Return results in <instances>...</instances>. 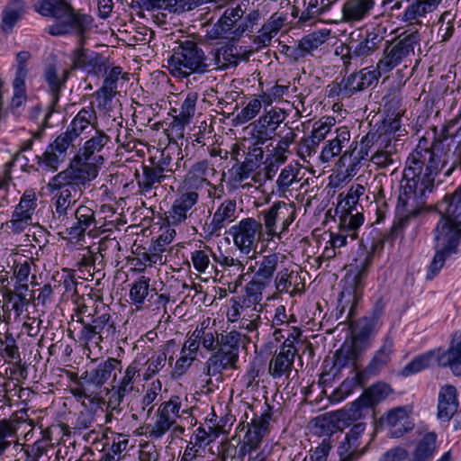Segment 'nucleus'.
Wrapping results in <instances>:
<instances>
[{"label":"nucleus","mask_w":461,"mask_h":461,"mask_svg":"<svg viewBox=\"0 0 461 461\" xmlns=\"http://www.w3.org/2000/svg\"><path fill=\"white\" fill-rule=\"evenodd\" d=\"M237 218V202L234 199H225L215 210L209 225L210 231L214 233L221 230L226 224Z\"/></svg>","instance_id":"obj_39"},{"label":"nucleus","mask_w":461,"mask_h":461,"mask_svg":"<svg viewBox=\"0 0 461 461\" xmlns=\"http://www.w3.org/2000/svg\"><path fill=\"white\" fill-rule=\"evenodd\" d=\"M216 174V169L208 160L197 161L188 171L185 183L189 185V188L198 191L204 185H210V181Z\"/></svg>","instance_id":"obj_34"},{"label":"nucleus","mask_w":461,"mask_h":461,"mask_svg":"<svg viewBox=\"0 0 461 461\" xmlns=\"http://www.w3.org/2000/svg\"><path fill=\"white\" fill-rule=\"evenodd\" d=\"M401 16V20L408 23H418L420 19L432 13L436 8L429 0H411Z\"/></svg>","instance_id":"obj_46"},{"label":"nucleus","mask_w":461,"mask_h":461,"mask_svg":"<svg viewBox=\"0 0 461 461\" xmlns=\"http://www.w3.org/2000/svg\"><path fill=\"white\" fill-rule=\"evenodd\" d=\"M286 17L278 13L273 14L270 18L258 30V34L253 36V43L257 49H262L271 44L272 40L278 34L285 25Z\"/></svg>","instance_id":"obj_35"},{"label":"nucleus","mask_w":461,"mask_h":461,"mask_svg":"<svg viewBox=\"0 0 461 461\" xmlns=\"http://www.w3.org/2000/svg\"><path fill=\"white\" fill-rule=\"evenodd\" d=\"M70 5V0H39L35 9L43 16L61 19Z\"/></svg>","instance_id":"obj_48"},{"label":"nucleus","mask_w":461,"mask_h":461,"mask_svg":"<svg viewBox=\"0 0 461 461\" xmlns=\"http://www.w3.org/2000/svg\"><path fill=\"white\" fill-rule=\"evenodd\" d=\"M437 435L434 432L425 434L417 444L411 461H429L436 450Z\"/></svg>","instance_id":"obj_50"},{"label":"nucleus","mask_w":461,"mask_h":461,"mask_svg":"<svg viewBox=\"0 0 461 461\" xmlns=\"http://www.w3.org/2000/svg\"><path fill=\"white\" fill-rule=\"evenodd\" d=\"M167 176L152 162L150 165H142L141 174L136 171L135 177L141 193H148L156 189Z\"/></svg>","instance_id":"obj_40"},{"label":"nucleus","mask_w":461,"mask_h":461,"mask_svg":"<svg viewBox=\"0 0 461 461\" xmlns=\"http://www.w3.org/2000/svg\"><path fill=\"white\" fill-rule=\"evenodd\" d=\"M434 138L429 147L426 146V139H421V151L429 159L433 158L437 167L449 176L456 168H461V140L455 137L439 135L434 127Z\"/></svg>","instance_id":"obj_4"},{"label":"nucleus","mask_w":461,"mask_h":461,"mask_svg":"<svg viewBox=\"0 0 461 461\" xmlns=\"http://www.w3.org/2000/svg\"><path fill=\"white\" fill-rule=\"evenodd\" d=\"M330 37V30H319L303 36L296 46H285L286 55L294 61L307 57L321 58L324 54L325 44Z\"/></svg>","instance_id":"obj_14"},{"label":"nucleus","mask_w":461,"mask_h":461,"mask_svg":"<svg viewBox=\"0 0 461 461\" xmlns=\"http://www.w3.org/2000/svg\"><path fill=\"white\" fill-rule=\"evenodd\" d=\"M75 221L69 218V224L64 226L63 233L68 235L72 239H80L85 236L88 230L96 228L97 221L95 220V211L85 204L78 205L72 213Z\"/></svg>","instance_id":"obj_23"},{"label":"nucleus","mask_w":461,"mask_h":461,"mask_svg":"<svg viewBox=\"0 0 461 461\" xmlns=\"http://www.w3.org/2000/svg\"><path fill=\"white\" fill-rule=\"evenodd\" d=\"M299 349L291 350V347L281 345L272 356L268 363V374L273 379L285 378L288 380L294 371V358Z\"/></svg>","instance_id":"obj_22"},{"label":"nucleus","mask_w":461,"mask_h":461,"mask_svg":"<svg viewBox=\"0 0 461 461\" xmlns=\"http://www.w3.org/2000/svg\"><path fill=\"white\" fill-rule=\"evenodd\" d=\"M274 336L276 340L281 338L285 339L282 345L291 347V350L299 349L298 345L303 343L301 329L289 324H286V328L276 329L274 331Z\"/></svg>","instance_id":"obj_51"},{"label":"nucleus","mask_w":461,"mask_h":461,"mask_svg":"<svg viewBox=\"0 0 461 461\" xmlns=\"http://www.w3.org/2000/svg\"><path fill=\"white\" fill-rule=\"evenodd\" d=\"M140 10L148 12L167 11L176 14L177 0H140L137 2Z\"/></svg>","instance_id":"obj_60"},{"label":"nucleus","mask_w":461,"mask_h":461,"mask_svg":"<svg viewBox=\"0 0 461 461\" xmlns=\"http://www.w3.org/2000/svg\"><path fill=\"white\" fill-rule=\"evenodd\" d=\"M420 38L416 31L391 42L384 50L383 57L378 61V68L384 72H390L398 65L406 62L414 55V49L419 46Z\"/></svg>","instance_id":"obj_8"},{"label":"nucleus","mask_w":461,"mask_h":461,"mask_svg":"<svg viewBox=\"0 0 461 461\" xmlns=\"http://www.w3.org/2000/svg\"><path fill=\"white\" fill-rule=\"evenodd\" d=\"M389 140L385 134H379L377 131H369L360 141L359 157L357 159H364L369 155L370 149L375 145L382 148Z\"/></svg>","instance_id":"obj_56"},{"label":"nucleus","mask_w":461,"mask_h":461,"mask_svg":"<svg viewBox=\"0 0 461 461\" xmlns=\"http://www.w3.org/2000/svg\"><path fill=\"white\" fill-rule=\"evenodd\" d=\"M332 121H334L333 118H327L325 122H320L318 126L313 127L311 136L303 140L309 152L314 150L320 142L326 138L330 131Z\"/></svg>","instance_id":"obj_53"},{"label":"nucleus","mask_w":461,"mask_h":461,"mask_svg":"<svg viewBox=\"0 0 461 461\" xmlns=\"http://www.w3.org/2000/svg\"><path fill=\"white\" fill-rule=\"evenodd\" d=\"M242 254L255 252L263 237V224L253 217L243 218L226 231Z\"/></svg>","instance_id":"obj_9"},{"label":"nucleus","mask_w":461,"mask_h":461,"mask_svg":"<svg viewBox=\"0 0 461 461\" xmlns=\"http://www.w3.org/2000/svg\"><path fill=\"white\" fill-rule=\"evenodd\" d=\"M2 346H4L2 358H5V362L10 365L5 369L6 378L16 382L25 378L26 369L21 364L22 358L19 348L14 338L8 331L5 332V341L2 340Z\"/></svg>","instance_id":"obj_21"},{"label":"nucleus","mask_w":461,"mask_h":461,"mask_svg":"<svg viewBox=\"0 0 461 461\" xmlns=\"http://www.w3.org/2000/svg\"><path fill=\"white\" fill-rule=\"evenodd\" d=\"M116 370H121V361L109 357L105 361L99 363L96 367L84 372L80 376V380L84 381L82 393L87 397L95 394L100 396L101 387Z\"/></svg>","instance_id":"obj_16"},{"label":"nucleus","mask_w":461,"mask_h":461,"mask_svg":"<svg viewBox=\"0 0 461 461\" xmlns=\"http://www.w3.org/2000/svg\"><path fill=\"white\" fill-rule=\"evenodd\" d=\"M271 418V408L267 405V409L259 416H256L248 425L247 431L240 440L248 446L250 445L258 449L263 438L268 432Z\"/></svg>","instance_id":"obj_27"},{"label":"nucleus","mask_w":461,"mask_h":461,"mask_svg":"<svg viewBox=\"0 0 461 461\" xmlns=\"http://www.w3.org/2000/svg\"><path fill=\"white\" fill-rule=\"evenodd\" d=\"M297 269L284 268L275 277V286L278 294H288L291 297L302 294L305 290L304 276Z\"/></svg>","instance_id":"obj_25"},{"label":"nucleus","mask_w":461,"mask_h":461,"mask_svg":"<svg viewBox=\"0 0 461 461\" xmlns=\"http://www.w3.org/2000/svg\"><path fill=\"white\" fill-rule=\"evenodd\" d=\"M239 355L217 349L204 364L203 372L208 376L221 375L227 369H237Z\"/></svg>","instance_id":"obj_33"},{"label":"nucleus","mask_w":461,"mask_h":461,"mask_svg":"<svg viewBox=\"0 0 461 461\" xmlns=\"http://www.w3.org/2000/svg\"><path fill=\"white\" fill-rule=\"evenodd\" d=\"M284 256L279 253H272L263 256L259 260L249 267L248 272L253 273V277L270 285L274 275L278 267V264L284 259Z\"/></svg>","instance_id":"obj_29"},{"label":"nucleus","mask_w":461,"mask_h":461,"mask_svg":"<svg viewBox=\"0 0 461 461\" xmlns=\"http://www.w3.org/2000/svg\"><path fill=\"white\" fill-rule=\"evenodd\" d=\"M360 226H356L355 228H346L342 225V219L339 218V231L337 233H330V246L333 249H340L347 244L348 238H350L352 240H356L357 237V230Z\"/></svg>","instance_id":"obj_59"},{"label":"nucleus","mask_w":461,"mask_h":461,"mask_svg":"<svg viewBox=\"0 0 461 461\" xmlns=\"http://www.w3.org/2000/svg\"><path fill=\"white\" fill-rule=\"evenodd\" d=\"M21 422L17 419L2 420V461L21 460L23 446L16 437L17 426Z\"/></svg>","instance_id":"obj_24"},{"label":"nucleus","mask_w":461,"mask_h":461,"mask_svg":"<svg viewBox=\"0 0 461 461\" xmlns=\"http://www.w3.org/2000/svg\"><path fill=\"white\" fill-rule=\"evenodd\" d=\"M222 461H265L264 452L240 440L237 446L227 444L221 454Z\"/></svg>","instance_id":"obj_32"},{"label":"nucleus","mask_w":461,"mask_h":461,"mask_svg":"<svg viewBox=\"0 0 461 461\" xmlns=\"http://www.w3.org/2000/svg\"><path fill=\"white\" fill-rule=\"evenodd\" d=\"M366 186L360 184H353L348 190L347 194L339 203L338 209H340L342 225L346 228L361 226L364 222L363 206L360 198L365 194Z\"/></svg>","instance_id":"obj_15"},{"label":"nucleus","mask_w":461,"mask_h":461,"mask_svg":"<svg viewBox=\"0 0 461 461\" xmlns=\"http://www.w3.org/2000/svg\"><path fill=\"white\" fill-rule=\"evenodd\" d=\"M167 67L173 76L187 77L194 73L210 71L212 64L195 41L184 38L177 41L176 46L173 48Z\"/></svg>","instance_id":"obj_2"},{"label":"nucleus","mask_w":461,"mask_h":461,"mask_svg":"<svg viewBox=\"0 0 461 461\" xmlns=\"http://www.w3.org/2000/svg\"><path fill=\"white\" fill-rule=\"evenodd\" d=\"M199 194L196 190L187 188L179 191L167 214V221L172 225H180L187 220L192 221L197 212L196 204Z\"/></svg>","instance_id":"obj_17"},{"label":"nucleus","mask_w":461,"mask_h":461,"mask_svg":"<svg viewBox=\"0 0 461 461\" xmlns=\"http://www.w3.org/2000/svg\"><path fill=\"white\" fill-rule=\"evenodd\" d=\"M57 20L48 28L50 34L53 36L75 34L79 37L78 43L81 46L85 45L86 34L91 31L94 23V18L90 14L70 5L66 14Z\"/></svg>","instance_id":"obj_10"},{"label":"nucleus","mask_w":461,"mask_h":461,"mask_svg":"<svg viewBox=\"0 0 461 461\" xmlns=\"http://www.w3.org/2000/svg\"><path fill=\"white\" fill-rule=\"evenodd\" d=\"M376 6L375 0H346L341 8L342 21L359 23L367 19Z\"/></svg>","instance_id":"obj_28"},{"label":"nucleus","mask_w":461,"mask_h":461,"mask_svg":"<svg viewBox=\"0 0 461 461\" xmlns=\"http://www.w3.org/2000/svg\"><path fill=\"white\" fill-rule=\"evenodd\" d=\"M391 392L392 390L388 384L378 383L365 390L362 395L363 399L366 400V404L371 407L385 399Z\"/></svg>","instance_id":"obj_58"},{"label":"nucleus","mask_w":461,"mask_h":461,"mask_svg":"<svg viewBox=\"0 0 461 461\" xmlns=\"http://www.w3.org/2000/svg\"><path fill=\"white\" fill-rule=\"evenodd\" d=\"M77 321L82 326L79 340L84 344L101 348L102 343L111 344L118 339L116 323L108 312L99 314L95 309L91 320L80 317Z\"/></svg>","instance_id":"obj_6"},{"label":"nucleus","mask_w":461,"mask_h":461,"mask_svg":"<svg viewBox=\"0 0 461 461\" xmlns=\"http://www.w3.org/2000/svg\"><path fill=\"white\" fill-rule=\"evenodd\" d=\"M345 420V413L341 411L326 413L317 417L314 424V433L320 437L331 438L333 433L341 430V422Z\"/></svg>","instance_id":"obj_41"},{"label":"nucleus","mask_w":461,"mask_h":461,"mask_svg":"<svg viewBox=\"0 0 461 461\" xmlns=\"http://www.w3.org/2000/svg\"><path fill=\"white\" fill-rule=\"evenodd\" d=\"M438 205L443 216L437 225L447 223L449 234L461 239V185L453 193L446 194Z\"/></svg>","instance_id":"obj_19"},{"label":"nucleus","mask_w":461,"mask_h":461,"mask_svg":"<svg viewBox=\"0 0 461 461\" xmlns=\"http://www.w3.org/2000/svg\"><path fill=\"white\" fill-rule=\"evenodd\" d=\"M296 210L294 203L285 202L274 203L268 209L259 213L263 221V228L271 239L278 238L285 232L294 221Z\"/></svg>","instance_id":"obj_12"},{"label":"nucleus","mask_w":461,"mask_h":461,"mask_svg":"<svg viewBox=\"0 0 461 461\" xmlns=\"http://www.w3.org/2000/svg\"><path fill=\"white\" fill-rule=\"evenodd\" d=\"M357 148V141H350V132L347 127L336 130V136L330 140L321 153L322 162L342 154V158L351 157Z\"/></svg>","instance_id":"obj_20"},{"label":"nucleus","mask_w":461,"mask_h":461,"mask_svg":"<svg viewBox=\"0 0 461 461\" xmlns=\"http://www.w3.org/2000/svg\"><path fill=\"white\" fill-rule=\"evenodd\" d=\"M458 409L456 389L453 385H444L438 393V418L443 421H449Z\"/></svg>","instance_id":"obj_37"},{"label":"nucleus","mask_w":461,"mask_h":461,"mask_svg":"<svg viewBox=\"0 0 461 461\" xmlns=\"http://www.w3.org/2000/svg\"><path fill=\"white\" fill-rule=\"evenodd\" d=\"M446 224L436 225L434 230L437 252L429 267L432 275H429L428 278L433 277L441 269L447 257L457 252L461 239L456 238V234H449Z\"/></svg>","instance_id":"obj_18"},{"label":"nucleus","mask_w":461,"mask_h":461,"mask_svg":"<svg viewBox=\"0 0 461 461\" xmlns=\"http://www.w3.org/2000/svg\"><path fill=\"white\" fill-rule=\"evenodd\" d=\"M299 169L293 165H288L282 169L276 180L277 192L280 195L289 191L292 185L298 181Z\"/></svg>","instance_id":"obj_57"},{"label":"nucleus","mask_w":461,"mask_h":461,"mask_svg":"<svg viewBox=\"0 0 461 461\" xmlns=\"http://www.w3.org/2000/svg\"><path fill=\"white\" fill-rule=\"evenodd\" d=\"M421 142L422 140H420L416 149L407 158L403 179L410 191L412 188L428 196L436 188L435 179L440 170L433 159H429L421 151Z\"/></svg>","instance_id":"obj_3"},{"label":"nucleus","mask_w":461,"mask_h":461,"mask_svg":"<svg viewBox=\"0 0 461 461\" xmlns=\"http://www.w3.org/2000/svg\"><path fill=\"white\" fill-rule=\"evenodd\" d=\"M439 366L449 367L455 375H461V333L455 334L447 350L438 354Z\"/></svg>","instance_id":"obj_38"},{"label":"nucleus","mask_w":461,"mask_h":461,"mask_svg":"<svg viewBox=\"0 0 461 461\" xmlns=\"http://www.w3.org/2000/svg\"><path fill=\"white\" fill-rule=\"evenodd\" d=\"M31 58L28 51H20L16 55L17 69L15 77L13 81L14 95L11 100L10 108L12 111L21 107L26 102V86L25 78L27 76V69L25 63Z\"/></svg>","instance_id":"obj_26"},{"label":"nucleus","mask_w":461,"mask_h":461,"mask_svg":"<svg viewBox=\"0 0 461 461\" xmlns=\"http://www.w3.org/2000/svg\"><path fill=\"white\" fill-rule=\"evenodd\" d=\"M245 155V160L234 168L233 179L237 183H242L250 176L255 183L259 182L260 175L254 172L260 167L263 163L264 150L262 147L257 145L249 146L246 143L234 144L232 147L231 157L237 162H240V152Z\"/></svg>","instance_id":"obj_13"},{"label":"nucleus","mask_w":461,"mask_h":461,"mask_svg":"<svg viewBox=\"0 0 461 461\" xmlns=\"http://www.w3.org/2000/svg\"><path fill=\"white\" fill-rule=\"evenodd\" d=\"M360 350L354 344L343 345L335 354L332 369L337 375L344 367L357 368Z\"/></svg>","instance_id":"obj_45"},{"label":"nucleus","mask_w":461,"mask_h":461,"mask_svg":"<svg viewBox=\"0 0 461 461\" xmlns=\"http://www.w3.org/2000/svg\"><path fill=\"white\" fill-rule=\"evenodd\" d=\"M97 126L98 117L93 104H90L79 110L68 126V130L71 131L72 135L79 138L89 128L97 130Z\"/></svg>","instance_id":"obj_36"},{"label":"nucleus","mask_w":461,"mask_h":461,"mask_svg":"<svg viewBox=\"0 0 461 461\" xmlns=\"http://www.w3.org/2000/svg\"><path fill=\"white\" fill-rule=\"evenodd\" d=\"M176 423L167 416V412L159 413L157 411L156 420L146 427V434L152 438H162Z\"/></svg>","instance_id":"obj_52"},{"label":"nucleus","mask_w":461,"mask_h":461,"mask_svg":"<svg viewBox=\"0 0 461 461\" xmlns=\"http://www.w3.org/2000/svg\"><path fill=\"white\" fill-rule=\"evenodd\" d=\"M367 257L364 266L357 274H347L343 279V289L341 291L342 297H352L354 301L358 300L362 295L364 286V279L366 276V267L368 266Z\"/></svg>","instance_id":"obj_42"},{"label":"nucleus","mask_w":461,"mask_h":461,"mask_svg":"<svg viewBox=\"0 0 461 461\" xmlns=\"http://www.w3.org/2000/svg\"><path fill=\"white\" fill-rule=\"evenodd\" d=\"M59 176V173L53 176L49 184L52 191H59L53 197L55 200V210L52 212L50 227L58 230L59 234H63V228L69 224L72 207L77 203V200L73 198L77 194L80 195L82 194L81 187L86 183L74 184L73 182H68L63 185L56 180Z\"/></svg>","instance_id":"obj_5"},{"label":"nucleus","mask_w":461,"mask_h":461,"mask_svg":"<svg viewBox=\"0 0 461 461\" xmlns=\"http://www.w3.org/2000/svg\"><path fill=\"white\" fill-rule=\"evenodd\" d=\"M132 391L133 386H130L119 382L118 385L113 386L111 390L107 391V393H110L107 401V408L111 409L112 411H119V407L123 402L125 395L131 393Z\"/></svg>","instance_id":"obj_63"},{"label":"nucleus","mask_w":461,"mask_h":461,"mask_svg":"<svg viewBox=\"0 0 461 461\" xmlns=\"http://www.w3.org/2000/svg\"><path fill=\"white\" fill-rule=\"evenodd\" d=\"M243 335L237 330H231L225 334H220L217 339V348L240 356V347Z\"/></svg>","instance_id":"obj_54"},{"label":"nucleus","mask_w":461,"mask_h":461,"mask_svg":"<svg viewBox=\"0 0 461 461\" xmlns=\"http://www.w3.org/2000/svg\"><path fill=\"white\" fill-rule=\"evenodd\" d=\"M37 207V198L33 190H26L21 197L19 204L14 212V217L32 219V215Z\"/></svg>","instance_id":"obj_55"},{"label":"nucleus","mask_w":461,"mask_h":461,"mask_svg":"<svg viewBox=\"0 0 461 461\" xmlns=\"http://www.w3.org/2000/svg\"><path fill=\"white\" fill-rule=\"evenodd\" d=\"M69 74V69L64 68L60 71L54 64H50L45 68L43 77L51 95L50 109L55 110L60 92L65 87Z\"/></svg>","instance_id":"obj_31"},{"label":"nucleus","mask_w":461,"mask_h":461,"mask_svg":"<svg viewBox=\"0 0 461 461\" xmlns=\"http://www.w3.org/2000/svg\"><path fill=\"white\" fill-rule=\"evenodd\" d=\"M103 255L100 253V246L90 247L86 253L82 255L77 262L78 271L87 273L90 276H94L95 272H101L103 267Z\"/></svg>","instance_id":"obj_44"},{"label":"nucleus","mask_w":461,"mask_h":461,"mask_svg":"<svg viewBox=\"0 0 461 461\" xmlns=\"http://www.w3.org/2000/svg\"><path fill=\"white\" fill-rule=\"evenodd\" d=\"M353 35L354 33H351L348 44H340L335 50V54L340 57L346 68L357 65L358 59L366 58L375 52L384 40L379 31L375 29L366 32L360 41L355 40Z\"/></svg>","instance_id":"obj_7"},{"label":"nucleus","mask_w":461,"mask_h":461,"mask_svg":"<svg viewBox=\"0 0 461 461\" xmlns=\"http://www.w3.org/2000/svg\"><path fill=\"white\" fill-rule=\"evenodd\" d=\"M384 423L393 429L392 435L394 437H401L412 429L403 408L390 411L384 418Z\"/></svg>","instance_id":"obj_47"},{"label":"nucleus","mask_w":461,"mask_h":461,"mask_svg":"<svg viewBox=\"0 0 461 461\" xmlns=\"http://www.w3.org/2000/svg\"><path fill=\"white\" fill-rule=\"evenodd\" d=\"M338 95L342 97H350L355 93L363 91L359 73H352L347 78H344L338 86Z\"/></svg>","instance_id":"obj_64"},{"label":"nucleus","mask_w":461,"mask_h":461,"mask_svg":"<svg viewBox=\"0 0 461 461\" xmlns=\"http://www.w3.org/2000/svg\"><path fill=\"white\" fill-rule=\"evenodd\" d=\"M150 278L146 276H140L130 290V298L135 303L141 305L149 294Z\"/></svg>","instance_id":"obj_61"},{"label":"nucleus","mask_w":461,"mask_h":461,"mask_svg":"<svg viewBox=\"0 0 461 461\" xmlns=\"http://www.w3.org/2000/svg\"><path fill=\"white\" fill-rule=\"evenodd\" d=\"M24 12V3L23 0H13L9 3L4 10L2 31L11 32Z\"/></svg>","instance_id":"obj_49"},{"label":"nucleus","mask_w":461,"mask_h":461,"mask_svg":"<svg viewBox=\"0 0 461 461\" xmlns=\"http://www.w3.org/2000/svg\"><path fill=\"white\" fill-rule=\"evenodd\" d=\"M364 374L357 373L351 379H345L339 387L333 393L332 399L339 402L348 396L354 388L357 385H362L364 383Z\"/></svg>","instance_id":"obj_62"},{"label":"nucleus","mask_w":461,"mask_h":461,"mask_svg":"<svg viewBox=\"0 0 461 461\" xmlns=\"http://www.w3.org/2000/svg\"><path fill=\"white\" fill-rule=\"evenodd\" d=\"M428 196L422 193L409 190L405 184L402 186V191L398 196L396 205L397 220L394 221L391 228V235L397 237L403 228L407 225L411 217L417 216L425 207Z\"/></svg>","instance_id":"obj_11"},{"label":"nucleus","mask_w":461,"mask_h":461,"mask_svg":"<svg viewBox=\"0 0 461 461\" xmlns=\"http://www.w3.org/2000/svg\"><path fill=\"white\" fill-rule=\"evenodd\" d=\"M111 137L97 129L95 134L86 140L71 160L69 166L59 172L56 179L63 185L68 182L88 183L98 175V167L104 161V150L109 149Z\"/></svg>","instance_id":"obj_1"},{"label":"nucleus","mask_w":461,"mask_h":461,"mask_svg":"<svg viewBox=\"0 0 461 461\" xmlns=\"http://www.w3.org/2000/svg\"><path fill=\"white\" fill-rule=\"evenodd\" d=\"M28 290V285H14V290L2 287L3 305L2 311L8 313L10 318L11 312H14L15 317H19L28 304L25 292Z\"/></svg>","instance_id":"obj_30"},{"label":"nucleus","mask_w":461,"mask_h":461,"mask_svg":"<svg viewBox=\"0 0 461 461\" xmlns=\"http://www.w3.org/2000/svg\"><path fill=\"white\" fill-rule=\"evenodd\" d=\"M246 54H240L233 46H226L217 50L211 60L212 69L226 68L230 66L236 67L240 60L247 59Z\"/></svg>","instance_id":"obj_43"}]
</instances>
